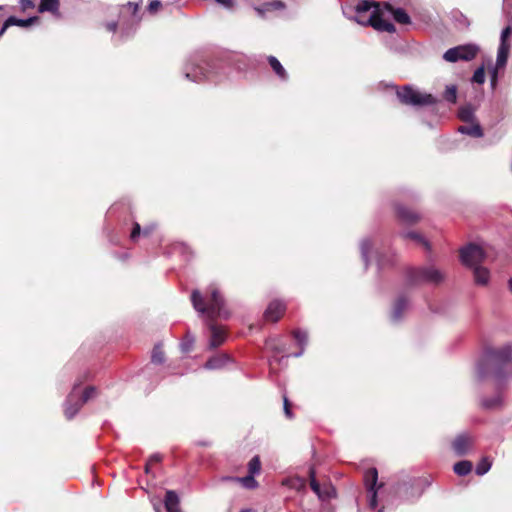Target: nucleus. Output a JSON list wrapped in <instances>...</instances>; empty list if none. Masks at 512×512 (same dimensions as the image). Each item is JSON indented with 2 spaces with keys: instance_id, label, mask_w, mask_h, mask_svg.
Instances as JSON below:
<instances>
[{
  "instance_id": "32",
  "label": "nucleus",
  "mask_w": 512,
  "mask_h": 512,
  "mask_svg": "<svg viewBox=\"0 0 512 512\" xmlns=\"http://www.w3.org/2000/svg\"><path fill=\"white\" fill-rule=\"evenodd\" d=\"M261 470V462L258 456H254L248 463V472L251 475H257Z\"/></svg>"
},
{
  "instance_id": "3",
  "label": "nucleus",
  "mask_w": 512,
  "mask_h": 512,
  "mask_svg": "<svg viewBox=\"0 0 512 512\" xmlns=\"http://www.w3.org/2000/svg\"><path fill=\"white\" fill-rule=\"evenodd\" d=\"M80 383H75L71 393L68 395L65 402L64 413L67 419H72L80 410L83 404L93 399L97 395V390L93 386L85 388L82 395L78 390Z\"/></svg>"
},
{
  "instance_id": "1",
  "label": "nucleus",
  "mask_w": 512,
  "mask_h": 512,
  "mask_svg": "<svg viewBox=\"0 0 512 512\" xmlns=\"http://www.w3.org/2000/svg\"><path fill=\"white\" fill-rule=\"evenodd\" d=\"M207 293L209 294L206 300L199 290H193L191 294V301L193 308L200 314L206 315L207 319L212 322L217 317L227 318L229 316L228 310L225 308V300L220 293L219 288L215 284H211ZM211 332L209 346L216 348L224 343L226 339L225 331L213 324H209Z\"/></svg>"
},
{
  "instance_id": "20",
  "label": "nucleus",
  "mask_w": 512,
  "mask_h": 512,
  "mask_svg": "<svg viewBox=\"0 0 512 512\" xmlns=\"http://www.w3.org/2000/svg\"><path fill=\"white\" fill-rule=\"evenodd\" d=\"M470 124L462 125L458 128V131L462 134H466L475 138L483 136V130L481 126L476 122H469Z\"/></svg>"
},
{
  "instance_id": "24",
  "label": "nucleus",
  "mask_w": 512,
  "mask_h": 512,
  "mask_svg": "<svg viewBox=\"0 0 512 512\" xmlns=\"http://www.w3.org/2000/svg\"><path fill=\"white\" fill-rule=\"evenodd\" d=\"M373 246H374V244L368 238L363 239L360 243L361 257L365 263L366 268L370 262V253L373 252Z\"/></svg>"
},
{
  "instance_id": "36",
  "label": "nucleus",
  "mask_w": 512,
  "mask_h": 512,
  "mask_svg": "<svg viewBox=\"0 0 512 512\" xmlns=\"http://www.w3.org/2000/svg\"><path fill=\"white\" fill-rule=\"evenodd\" d=\"M444 97L447 101L451 102V103H455L456 102V98H457V88L455 85H450V86H447L446 89H445V93H444Z\"/></svg>"
},
{
  "instance_id": "53",
  "label": "nucleus",
  "mask_w": 512,
  "mask_h": 512,
  "mask_svg": "<svg viewBox=\"0 0 512 512\" xmlns=\"http://www.w3.org/2000/svg\"><path fill=\"white\" fill-rule=\"evenodd\" d=\"M149 232H150V229H145V230H144V233H145V234H148Z\"/></svg>"
},
{
  "instance_id": "13",
  "label": "nucleus",
  "mask_w": 512,
  "mask_h": 512,
  "mask_svg": "<svg viewBox=\"0 0 512 512\" xmlns=\"http://www.w3.org/2000/svg\"><path fill=\"white\" fill-rule=\"evenodd\" d=\"M512 359V346L505 345L504 347L491 351L488 354V360L493 363L506 364Z\"/></svg>"
},
{
  "instance_id": "45",
  "label": "nucleus",
  "mask_w": 512,
  "mask_h": 512,
  "mask_svg": "<svg viewBox=\"0 0 512 512\" xmlns=\"http://www.w3.org/2000/svg\"><path fill=\"white\" fill-rule=\"evenodd\" d=\"M23 8H31L33 7V3L31 0H22Z\"/></svg>"
},
{
  "instance_id": "6",
  "label": "nucleus",
  "mask_w": 512,
  "mask_h": 512,
  "mask_svg": "<svg viewBox=\"0 0 512 512\" xmlns=\"http://www.w3.org/2000/svg\"><path fill=\"white\" fill-rule=\"evenodd\" d=\"M478 51V46L474 44L459 45L448 49L443 54V59L449 63H455L458 61H470L476 57Z\"/></svg>"
},
{
  "instance_id": "38",
  "label": "nucleus",
  "mask_w": 512,
  "mask_h": 512,
  "mask_svg": "<svg viewBox=\"0 0 512 512\" xmlns=\"http://www.w3.org/2000/svg\"><path fill=\"white\" fill-rule=\"evenodd\" d=\"M161 5L162 4L159 0H152L148 5V10L151 13H155L161 7Z\"/></svg>"
},
{
  "instance_id": "15",
  "label": "nucleus",
  "mask_w": 512,
  "mask_h": 512,
  "mask_svg": "<svg viewBox=\"0 0 512 512\" xmlns=\"http://www.w3.org/2000/svg\"><path fill=\"white\" fill-rule=\"evenodd\" d=\"M284 310H285L284 303H282L281 301L275 300V301H272L268 305V307L264 313V316H265L266 320L276 322L280 319V317L284 313Z\"/></svg>"
},
{
  "instance_id": "37",
  "label": "nucleus",
  "mask_w": 512,
  "mask_h": 512,
  "mask_svg": "<svg viewBox=\"0 0 512 512\" xmlns=\"http://www.w3.org/2000/svg\"><path fill=\"white\" fill-rule=\"evenodd\" d=\"M472 81L477 84H483L485 82V70L483 66L475 70Z\"/></svg>"
},
{
  "instance_id": "11",
  "label": "nucleus",
  "mask_w": 512,
  "mask_h": 512,
  "mask_svg": "<svg viewBox=\"0 0 512 512\" xmlns=\"http://www.w3.org/2000/svg\"><path fill=\"white\" fill-rule=\"evenodd\" d=\"M377 8L378 10L374 11L369 16L367 22L370 23V25L373 26L376 30L386 31L389 33L395 32V26L391 22L383 18L385 15H382V8Z\"/></svg>"
},
{
  "instance_id": "43",
  "label": "nucleus",
  "mask_w": 512,
  "mask_h": 512,
  "mask_svg": "<svg viewBox=\"0 0 512 512\" xmlns=\"http://www.w3.org/2000/svg\"><path fill=\"white\" fill-rule=\"evenodd\" d=\"M498 69L499 68H497V66L495 65V68H494L492 76H491V85H492V87H495L496 84H497V77H498L497 76V70Z\"/></svg>"
},
{
  "instance_id": "12",
  "label": "nucleus",
  "mask_w": 512,
  "mask_h": 512,
  "mask_svg": "<svg viewBox=\"0 0 512 512\" xmlns=\"http://www.w3.org/2000/svg\"><path fill=\"white\" fill-rule=\"evenodd\" d=\"M473 442L474 440L469 434H460L454 439L452 448L458 456H462L471 450Z\"/></svg>"
},
{
  "instance_id": "35",
  "label": "nucleus",
  "mask_w": 512,
  "mask_h": 512,
  "mask_svg": "<svg viewBox=\"0 0 512 512\" xmlns=\"http://www.w3.org/2000/svg\"><path fill=\"white\" fill-rule=\"evenodd\" d=\"M403 237L418 242L427 248L429 246L427 241L419 233L415 231L406 232L405 234H403Z\"/></svg>"
},
{
  "instance_id": "30",
  "label": "nucleus",
  "mask_w": 512,
  "mask_h": 512,
  "mask_svg": "<svg viewBox=\"0 0 512 512\" xmlns=\"http://www.w3.org/2000/svg\"><path fill=\"white\" fill-rule=\"evenodd\" d=\"M502 396L497 394L491 398H484L482 400V405L486 409H496L502 405Z\"/></svg>"
},
{
  "instance_id": "55",
  "label": "nucleus",
  "mask_w": 512,
  "mask_h": 512,
  "mask_svg": "<svg viewBox=\"0 0 512 512\" xmlns=\"http://www.w3.org/2000/svg\"><path fill=\"white\" fill-rule=\"evenodd\" d=\"M240 512H251L250 510H242Z\"/></svg>"
},
{
  "instance_id": "26",
  "label": "nucleus",
  "mask_w": 512,
  "mask_h": 512,
  "mask_svg": "<svg viewBox=\"0 0 512 512\" xmlns=\"http://www.w3.org/2000/svg\"><path fill=\"white\" fill-rule=\"evenodd\" d=\"M268 62L273 69V71L277 74V76L282 80H287L288 75L282 64L279 62V60L274 56L268 57Z\"/></svg>"
},
{
  "instance_id": "54",
  "label": "nucleus",
  "mask_w": 512,
  "mask_h": 512,
  "mask_svg": "<svg viewBox=\"0 0 512 512\" xmlns=\"http://www.w3.org/2000/svg\"><path fill=\"white\" fill-rule=\"evenodd\" d=\"M495 376H496L497 379H499L500 378V373L497 372Z\"/></svg>"
},
{
  "instance_id": "40",
  "label": "nucleus",
  "mask_w": 512,
  "mask_h": 512,
  "mask_svg": "<svg viewBox=\"0 0 512 512\" xmlns=\"http://www.w3.org/2000/svg\"><path fill=\"white\" fill-rule=\"evenodd\" d=\"M216 3L223 6L224 8L231 9L234 6L233 0H215Z\"/></svg>"
},
{
  "instance_id": "47",
  "label": "nucleus",
  "mask_w": 512,
  "mask_h": 512,
  "mask_svg": "<svg viewBox=\"0 0 512 512\" xmlns=\"http://www.w3.org/2000/svg\"><path fill=\"white\" fill-rule=\"evenodd\" d=\"M478 374H479V377H481V378L485 376L482 365L478 366Z\"/></svg>"
},
{
  "instance_id": "22",
  "label": "nucleus",
  "mask_w": 512,
  "mask_h": 512,
  "mask_svg": "<svg viewBox=\"0 0 512 512\" xmlns=\"http://www.w3.org/2000/svg\"><path fill=\"white\" fill-rule=\"evenodd\" d=\"M397 215L402 221L407 223H415L419 220V215L416 212L403 206L397 207Z\"/></svg>"
},
{
  "instance_id": "33",
  "label": "nucleus",
  "mask_w": 512,
  "mask_h": 512,
  "mask_svg": "<svg viewBox=\"0 0 512 512\" xmlns=\"http://www.w3.org/2000/svg\"><path fill=\"white\" fill-rule=\"evenodd\" d=\"M151 360L155 364H161L165 360L164 352L160 345H156L152 351Z\"/></svg>"
},
{
  "instance_id": "10",
  "label": "nucleus",
  "mask_w": 512,
  "mask_h": 512,
  "mask_svg": "<svg viewBox=\"0 0 512 512\" xmlns=\"http://www.w3.org/2000/svg\"><path fill=\"white\" fill-rule=\"evenodd\" d=\"M377 7H382V15H389L400 24H409L410 17L402 8H396L389 2H382L377 4Z\"/></svg>"
},
{
  "instance_id": "16",
  "label": "nucleus",
  "mask_w": 512,
  "mask_h": 512,
  "mask_svg": "<svg viewBox=\"0 0 512 512\" xmlns=\"http://www.w3.org/2000/svg\"><path fill=\"white\" fill-rule=\"evenodd\" d=\"M408 304H409L408 300L405 296L400 295L399 297H397V299L395 300V302L393 304V308H392V312H391V319L394 322H398L402 319L404 312L408 308Z\"/></svg>"
},
{
  "instance_id": "8",
  "label": "nucleus",
  "mask_w": 512,
  "mask_h": 512,
  "mask_svg": "<svg viewBox=\"0 0 512 512\" xmlns=\"http://www.w3.org/2000/svg\"><path fill=\"white\" fill-rule=\"evenodd\" d=\"M378 472L376 468L368 469L364 474V483L367 491L368 506L371 509L377 507V493L382 484L377 485Z\"/></svg>"
},
{
  "instance_id": "28",
  "label": "nucleus",
  "mask_w": 512,
  "mask_h": 512,
  "mask_svg": "<svg viewBox=\"0 0 512 512\" xmlns=\"http://www.w3.org/2000/svg\"><path fill=\"white\" fill-rule=\"evenodd\" d=\"M459 118L464 122H474V109L471 105L462 106L458 112Z\"/></svg>"
},
{
  "instance_id": "52",
  "label": "nucleus",
  "mask_w": 512,
  "mask_h": 512,
  "mask_svg": "<svg viewBox=\"0 0 512 512\" xmlns=\"http://www.w3.org/2000/svg\"><path fill=\"white\" fill-rule=\"evenodd\" d=\"M378 265H382V260L380 258H377Z\"/></svg>"
},
{
  "instance_id": "9",
  "label": "nucleus",
  "mask_w": 512,
  "mask_h": 512,
  "mask_svg": "<svg viewBox=\"0 0 512 512\" xmlns=\"http://www.w3.org/2000/svg\"><path fill=\"white\" fill-rule=\"evenodd\" d=\"M512 35V27H505L500 35V44L497 51L496 66L497 68H504L510 51L509 38Z\"/></svg>"
},
{
  "instance_id": "50",
  "label": "nucleus",
  "mask_w": 512,
  "mask_h": 512,
  "mask_svg": "<svg viewBox=\"0 0 512 512\" xmlns=\"http://www.w3.org/2000/svg\"><path fill=\"white\" fill-rule=\"evenodd\" d=\"M275 6H276V7H283V6H284V4H283L282 2H280V1H276V2H275Z\"/></svg>"
},
{
  "instance_id": "34",
  "label": "nucleus",
  "mask_w": 512,
  "mask_h": 512,
  "mask_svg": "<svg viewBox=\"0 0 512 512\" xmlns=\"http://www.w3.org/2000/svg\"><path fill=\"white\" fill-rule=\"evenodd\" d=\"M490 468L491 461L488 458H483L476 466V474L482 476L486 474Z\"/></svg>"
},
{
  "instance_id": "57",
  "label": "nucleus",
  "mask_w": 512,
  "mask_h": 512,
  "mask_svg": "<svg viewBox=\"0 0 512 512\" xmlns=\"http://www.w3.org/2000/svg\"><path fill=\"white\" fill-rule=\"evenodd\" d=\"M378 512H383V510H382V509H380V510H378Z\"/></svg>"
},
{
  "instance_id": "48",
  "label": "nucleus",
  "mask_w": 512,
  "mask_h": 512,
  "mask_svg": "<svg viewBox=\"0 0 512 512\" xmlns=\"http://www.w3.org/2000/svg\"><path fill=\"white\" fill-rule=\"evenodd\" d=\"M8 27H9V26H6V22H5V23H4V25H3V27H2V28H1V30H0V35H2Z\"/></svg>"
},
{
  "instance_id": "2",
  "label": "nucleus",
  "mask_w": 512,
  "mask_h": 512,
  "mask_svg": "<svg viewBox=\"0 0 512 512\" xmlns=\"http://www.w3.org/2000/svg\"><path fill=\"white\" fill-rule=\"evenodd\" d=\"M217 66L198 56H194L184 67V75L188 80L200 82L204 79H214L217 77Z\"/></svg>"
},
{
  "instance_id": "46",
  "label": "nucleus",
  "mask_w": 512,
  "mask_h": 512,
  "mask_svg": "<svg viewBox=\"0 0 512 512\" xmlns=\"http://www.w3.org/2000/svg\"><path fill=\"white\" fill-rule=\"evenodd\" d=\"M127 6H128L129 8H132V10H133V14H135V13L137 12V10H138V4H136V3L129 2V3L127 4Z\"/></svg>"
},
{
  "instance_id": "49",
  "label": "nucleus",
  "mask_w": 512,
  "mask_h": 512,
  "mask_svg": "<svg viewBox=\"0 0 512 512\" xmlns=\"http://www.w3.org/2000/svg\"><path fill=\"white\" fill-rule=\"evenodd\" d=\"M508 288H509V291L512 294V278H510L509 281H508Z\"/></svg>"
},
{
  "instance_id": "39",
  "label": "nucleus",
  "mask_w": 512,
  "mask_h": 512,
  "mask_svg": "<svg viewBox=\"0 0 512 512\" xmlns=\"http://www.w3.org/2000/svg\"><path fill=\"white\" fill-rule=\"evenodd\" d=\"M140 231H141L140 225L138 223H135L133 230L131 232V235H130V237L133 241H135L136 238L140 235Z\"/></svg>"
},
{
  "instance_id": "7",
  "label": "nucleus",
  "mask_w": 512,
  "mask_h": 512,
  "mask_svg": "<svg viewBox=\"0 0 512 512\" xmlns=\"http://www.w3.org/2000/svg\"><path fill=\"white\" fill-rule=\"evenodd\" d=\"M461 262L473 269L475 266H481V263L486 259L484 249L476 244H468L460 250Z\"/></svg>"
},
{
  "instance_id": "19",
  "label": "nucleus",
  "mask_w": 512,
  "mask_h": 512,
  "mask_svg": "<svg viewBox=\"0 0 512 512\" xmlns=\"http://www.w3.org/2000/svg\"><path fill=\"white\" fill-rule=\"evenodd\" d=\"M164 503L167 512H181L179 509V497L174 491L168 490L166 492Z\"/></svg>"
},
{
  "instance_id": "29",
  "label": "nucleus",
  "mask_w": 512,
  "mask_h": 512,
  "mask_svg": "<svg viewBox=\"0 0 512 512\" xmlns=\"http://www.w3.org/2000/svg\"><path fill=\"white\" fill-rule=\"evenodd\" d=\"M295 340L298 342V344L301 346V350L294 354L295 357H299L303 354L304 346L307 343V333L302 330H296L293 333Z\"/></svg>"
},
{
  "instance_id": "5",
  "label": "nucleus",
  "mask_w": 512,
  "mask_h": 512,
  "mask_svg": "<svg viewBox=\"0 0 512 512\" xmlns=\"http://www.w3.org/2000/svg\"><path fill=\"white\" fill-rule=\"evenodd\" d=\"M396 94L402 104L414 107L433 105L436 101L431 94L422 93L409 85L397 89Z\"/></svg>"
},
{
  "instance_id": "17",
  "label": "nucleus",
  "mask_w": 512,
  "mask_h": 512,
  "mask_svg": "<svg viewBox=\"0 0 512 512\" xmlns=\"http://www.w3.org/2000/svg\"><path fill=\"white\" fill-rule=\"evenodd\" d=\"M232 359L227 354L215 355L207 360L204 368L207 370H219L224 368Z\"/></svg>"
},
{
  "instance_id": "51",
  "label": "nucleus",
  "mask_w": 512,
  "mask_h": 512,
  "mask_svg": "<svg viewBox=\"0 0 512 512\" xmlns=\"http://www.w3.org/2000/svg\"><path fill=\"white\" fill-rule=\"evenodd\" d=\"M510 5V0H504V6L508 7Z\"/></svg>"
},
{
  "instance_id": "56",
  "label": "nucleus",
  "mask_w": 512,
  "mask_h": 512,
  "mask_svg": "<svg viewBox=\"0 0 512 512\" xmlns=\"http://www.w3.org/2000/svg\"><path fill=\"white\" fill-rule=\"evenodd\" d=\"M156 512H160L158 508L155 507Z\"/></svg>"
},
{
  "instance_id": "23",
  "label": "nucleus",
  "mask_w": 512,
  "mask_h": 512,
  "mask_svg": "<svg viewBox=\"0 0 512 512\" xmlns=\"http://www.w3.org/2000/svg\"><path fill=\"white\" fill-rule=\"evenodd\" d=\"M374 5L375 3L369 0H362L361 2H359L355 7V21L361 24L366 23L367 21L362 20L360 17L362 16V14L367 13Z\"/></svg>"
},
{
  "instance_id": "27",
  "label": "nucleus",
  "mask_w": 512,
  "mask_h": 512,
  "mask_svg": "<svg viewBox=\"0 0 512 512\" xmlns=\"http://www.w3.org/2000/svg\"><path fill=\"white\" fill-rule=\"evenodd\" d=\"M454 472L459 476H466L472 470V463L467 460L457 462L453 467Z\"/></svg>"
},
{
  "instance_id": "44",
  "label": "nucleus",
  "mask_w": 512,
  "mask_h": 512,
  "mask_svg": "<svg viewBox=\"0 0 512 512\" xmlns=\"http://www.w3.org/2000/svg\"><path fill=\"white\" fill-rule=\"evenodd\" d=\"M106 28L108 31L110 32H115L116 31V28H117V23L116 22H110V23H107L106 24Z\"/></svg>"
},
{
  "instance_id": "42",
  "label": "nucleus",
  "mask_w": 512,
  "mask_h": 512,
  "mask_svg": "<svg viewBox=\"0 0 512 512\" xmlns=\"http://www.w3.org/2000/svg\"><path fill=\"white\" fill-rule=\"evenodd\" d=\"M284 412H285L287 417L290 418L292 416L291 410L289 408V401H288L286 396H284Z\"/></svg>"
},
{
  "instance_id": "21",
  "label": "nucleus",
  "mask_w": 512,
  "mask_h": 512,
  "mask_svg": "<svg viewBox=\"0 0 512 512\" xmlns=\"http://www.w3.org/2000/svg\"><path fill=\"white\" fill-rule=\"evenodd\" d=\"M60 0H41L38 10L39 12H50L53 15H59Z\"/></svg>"
},
{
  "instance_id": "14",
  "label": "nucleus",
  "mask_w": 512,
  "mask_h": 512,
  "mask_svg": "<svg viewBox=\"0 0 512 512\" xmlns=\"http://www.w3.org/2000/svg\"><path fill=\"white\" fill-rule=\"evenodd\" d=\"M309 476H310L311 489L320 499L324 500V499H328V498H331L332 496H334L335 491L331 487L321 490L320 485L316 480L315 471L313 468H310Z\"/></svg>"
},
{
  "instance_id": "18",
  "label": "nucleus",
  "mask_w": 512,
  "mask_h": 512,
  "mask_svg": "<svg viewBox=\"0 0 512 512\" xmlns=\"http://www.w3.org/2000/svg\"><path fill=\"white\" fill-rule=\"evenodd\" d=\"M473 270L474 281L477 285L486 286L490 280V271L483 266H475Z\"/></svg>"
},
{
  "instance_id": "31",
  "label": "nucleus",
  "mask_w": 512,
  "mask_h": 512,
  "mask_svg": "<svg viewBox=\"0 0 512 512\" xmlns=\"http://www.w3.org/2000/svg\"><path fill=\"white\" fill-rule=\"evenodd\" d=\"M255 475L248 474L245 477H237L234 478L235 481L241 483L245 488L254 489L257 487L258 483L254 478Z\"/></svg>"
},
{
  "instance_id": "41",
  "label": "nucleus",
  "mask_w": 512,
  "mask_h": 512,
  "mask_svg": "<svg viewBox=\"0 0 512 512\" xmlns=\"http://www.w3.org/2000/svg\"><path fill=\"white\" fill-rule=\"evenodd\" d=\"M160 460H161V457L158 454H155V455L151 456L150 461H149V463H147L146 468H145L146 473H149L150 464L152 462L156 463V462H159Z\"/></svg>"
},
{
  "instance_id": "4",
  "label": "nucleus",
  "mask_w": 512,
  "mask_h": 512,
  "mask_svg": "<svg viewBox=\"0 0 512 512\" xmlns=\"http://www.w3.org/2000/svg\"><path fill=\"white\" fill-rule=\"evenodd\" d=\"M406 279L409 285L420 283L438 284L444 280V274L434 266L411 268L407 271Z\"/></svg>"
},
{
  "instance_id": "25",
  "label": "nucleus",
  "mask_w": 512,
  "mask_h": 512,
  "mask_svg": "<svg viewBox=\"0 0 512 512\" xmlns=\"http://www.w3.org/2000/svg\"><path fill=\"white\" fill-rule=\"evenodd\" d=\"M39 20L38 17H30L27 19H18L16 17H9L6 20V26H19V27H28L32 25L33 23L37 22Z\"/></svg>"
}]
</instances>
